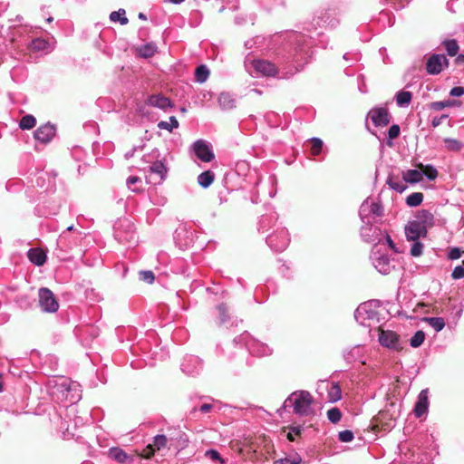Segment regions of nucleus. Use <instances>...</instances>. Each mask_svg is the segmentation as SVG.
<instances>
[{"instance_id": "obj_6", "label": "nucleus", "mask_w": 464, "mask_h": 464, "mask_svg": "<svg viewBox=\"0 0 464 464\" xmlns=\"http://www.w3.org/2000/svg\"><path fill=\"white\" fill-rule=\"evenodd\" d=\"M39 304L45 313H55L59 308V304L53 293L45 287L39 289Z\"/></svg>"}, {"instance_id": "obj_44", "label": "nucleus", "mask_w": 464, "mask_h": 464, "mask_svg": "<svg viewBox=\"0 0 464 464\" xmlns=\"http://www.w3.org/2000/svg\"><path fill=\"white\" fill-rule=\"evenodd\" d=\"M425 340V333L421 330L417 331L410 340V344L413 348L420 347Z\"/></svg>"}, {"instance_id": "obj_51", "label": "nucleus", "mask_w": 464, "mask_h": 464, "mask_svg": "<svg viewBox=\"0 0 464 464\" xmlns=\"http://www.w3.org/2000/svg\"><path fill=\"white\" fill-rule=\"evenodd\" d=\"M140 279L149 284L153 283L155 277L152 271L145 270L140 272Z\"/></svg>"}, {"instance_id": "obj_60", "label": "nucleus", "mask_w": 464, "mask_h": 464, "mask_svg": "<svg viewBox=\"0 0 464 464\" xmlns=\"http://www.w3.org/2000/svg\"><path fill=\"white\" fill-rule=\"evenodd\" d=\"M382 240H385L386 243L388 244V246L392 249L394 250L395 252H397L396 250V246H395V244L393 243L392 239L391 238V237L387 234V233H383L382 232Z\"/></svg>"}, {"instance_id": "obj_50", "label": "nucleus", "mask_w": 464, "mask_h": 464, "mask_svg": "<svg viewBox=\"0 0 464 464\" xmlns=\"http://www.w3.org/2000/svg\"><path fill=\"white\" fill-rule=\"evenodd\" d=\"M338 439L342 442H350L353 440V433L348 430L340 431L338 434Z\"/></svg>"}, {"instance_id": "obj_20", "label": "nucleus", "mask_w": 464, "mask_h": 464, "mask_svg": "<svg viewBox=\"0 0 464 464\" xmlns=\"http://www.w3.org/2000/svg\"><path fill=\"white\" fill-rule=\"evenodd\" d=\"M109 457L121 463V464H130L133 462V457L128 455L121 448H111L108 452Z\"/></svg>"}, {"instance_id": "obj_59", "label": "nucleus", "mask_w": 464, "mask_h": 464, "mask_svg": "<svg viewBox=\"0 0 464 464\" xmlns=\"http://www.w3.org/2000/svg\"><path fill=\"white\" fill-rule=\"evenodd\" d=\"M448 117H449L448 114H442L440 117H434L431 120V126L433 128H436V127L440 126L442 123L443 120L447 119Z\"/></svg>"}, {"instance_id": "obj_29", "label": "nucleus", "mask_w": 464, "mask_h": 464, "mask_svg": "<svg viewBox=\"0 0 464 464\" xmlns=\"http://www.w3.org/2000/svg\"><path fill=\"white\" fill-rule=\"evenodd\" d=\"M218 103L222 110H230L235 107L236 101L230 93L222 92L218 96Z\"/></svg>"}, {"instance_id": "obj_17", "label": "nucleus", "mask_w": 464, "mask_h": 464, "mask_svg": "<svg viewBox=\"0 0 464 464\" xmlns=\"http://www.w3.org/2000/svg\"><path fill=\"white\" fill-rule=\"evenodd\" d=\"M368 116L377 127L386 126L390 122V115L385 108H375L369 111Z\"/></svg>"}, {"instance_id": "obj_36", "label": "nucleus", "mask_w": 464, "mask_h": 464, "mask_svg": "<svg viewBox=\"0 0 464 464\" xmlns=\"http://www.w3.org/2000/svg\"><path fill=\"white\" fill-rule=\"evenodd\" d=\"M157 45L154 43H148L141 45L139 49L140 56L144 58L152 57L157 52Z\"/></svg>"}, {"instance_id": "obj_52", "label": "nucleus", "mask_w": 464, "mask_h": 464, "mask_svg": "<svg viewBox=\"0 0 464 464\" xmlns=\"http://www.w3.org/2000/svg\"><path fill=\"white\" fill-rule=\"evenodd\" d=\"M301 462V458L296 456L295 458H283L275 461V464H299Z\"/></svg>"}, {"instance_id": "obj_26", "label": "nucleus", "mask_w": 464, "mask_h": 464, "mask_svg": "<svg viewBox=\"0 0 464 464\" xmlns=\"http://www.w3.org/2000/svg\"><path fill=\"white\" fill-rule=\"evenodd\" d=\"M423 179V172L420 169H408L402 172V179L404 182L415 184L421 181Z\"/></svg>"}, {"instance_id": "obj_61", "label": "nucleus", "mask_w": 464, "mask_h": 464, "mask_svg": "<svg viewBox=\"0 0 464 464\" xmlns=\"http://www.w3.org/2000/svg\"><path fill=\"white\" fill-rule=\"evenodd\" d=\"M268 220H269V218L266 216H263L260 219L259 226H260V229H262L263 232L267 230Z\"/></svg>"}, {"instance_id": "obj_5", "label": "nucleus", "mask_w": 464, "mask_h": 464, "mask_svg": "<svg viewBox=\"0 0 464 464\" xmlns=\"http://www.w3.org/2000/svg\"><path fill=\"white\" fill-rule=\"evenodd\" d=\"M314 24L319 28H335L339 24L338 14L334 9L321 12L314 18Z\"/></svg>"}, {"instance_id": "obj_45", "label": "nucleus", "mask_w": 464, "mask_h": 464, "mask_svg": "<svg viewBox=\"0 0 464 464\" xmlns=\"http://www.w3.org/2000/svg\"><path fill=\"white\" fill-rule=\"evenodd\" d=\"M420 170L423 172V176L430 180H434L438 177L437 169L431 165H420Z\"/></svg>"}, {"instance_id": "obj_28", "label": "nucleus", "mask_w": 464, "mask_h": 464, "mask_svg": "<svg viewBox=\"0 0 464 464\" xmlns=\"http://www.w3.org/2000/svg\"><path fill=\"white\" fill-rule=\"evenodd\" d=\"M150 170L151 173L158 175L160 181H161L166 178L168 169L161 160H156L151 162Z\"/></svg>"}, {"instance_id": "obj_41", "label": "nucleus", "mask_w": 464, "mask_h": 464, "mask_svg": "<svg viewBox=\"0 0 464 464\" xmlns=\"http://www.w3.org/2000/svg\"><path fill=\"white\" fill-rule=\"evenodd\" d=\"M110 19L112 22H120L122 25L127 24L129 22L124 9H119L118 11L111 12Z\"/></svg>"}, {"instance_id": "obj_27", "label": "nucleus", "mask_w": 464, "mask_h": 464, "mask_svg": "<svg viewBox=\"0 0 464 464\" xmlns=\"http://www.w3.org/2000/svg\"><path fill=\"white\" fill-rule=\"evenodd\" d=\"M343 356L349 362L360 360L363 356V347L361 345H355L346 351Z\"/></svg>"}, {"instance_id": "obj_13", "label": "nucleus", "mask_w": 464, "mask_h": 464, "mask_svg": "<svg viewBox=\"0 0 464 464\" xmlns=\"http://www.w3.org/2000/svg\"><path fill=\"white\" fill-rule=\"evenodd\" d=\"M193 151L203 162H210L214 159V153L207 141L198 140L193 143Z\"/></svg>"}, {"instance_id": "obj_49", "label": "nucleus", "mask_w": 464, "mask_h": 464, "mask_svg": "<svg viewBox=\"0 0 464 464\" xmlns=\"http://www.w3.org/2000/svg\"><path fill=\"white\" fill-rule=\"evenodd\" d=\"M303 430V427L298 426H291L289 427V431L287 433V439L291 441L295 440V437L299 436Z\"/></svg>"}, {"instance_id": "obj_55", "label": "nucleus", "mask_w": 464, "mask_h": 464, "mask_svg": "<svg viewBox=\"0 0 464 464\" xmlns=\"http://www.w3.org/2000/svg\"><path fill=\"white\" fill-rule=\"evenodd\" d=\"M218 311L219 313V320L221 323H224L226 320H227V308L226 306V304H221L219 305H218Z\"/></svg>"}, {"instance_id": "obj_33", "label": "nucleus", "mask_w": 464, "mask_h": 464, "mask_svg": "<svg viewBox=\"0 0 464 464\" xmlns=\"http://www.w3.org/2000/svg\"><path fill=\"white\" fill-rule=\"evenodd\" d=\"M214 178V173L211 170H207L198 175V182L202 188H207L213 183Z\"/></svg>"}, {"instance_id": "obj_62", "label": "nucleus", "mask_w": 464, "mask_h": 464, "mask_svg": "<svg viewBox=\"0 0 464 464\" xmlns=\"http://www.w3.org/2000/svg\"><path fill=\"white\" fill-rule=\"evenodd\" d=\"M207 456H208L211 459H221L219 453L215 450H209L207 451Z\"/></svg>"}, {"instance_id": "obj_10", "label": "nucleus", "mask_w": 464, "mask_h": 464, "mask_svg": "<svg viewBox=\"0 0 464 464\" xmlns=\"http://www.w3.org/2000/svg\"><path fill=\"white\" fill-rule=\"evenodd\" d=\"M449 66V60L444 54H432L426 63V70L429 74L436 75Z\"/></svg>"}, {"instance_id": "obj_35", "label": "nucleus", "mask_w": 464, "mask_h": 464, "mask_svg": "<svg viewBox=\"0 0 464 464\" xmlns=\"http://www.w3.org/2000/svg\"><path fill=\"white\" fill-rule=\"evenodd\" d=\"M422 321L428 323L436 332H440L445 327V321L442 317H424Z\"/></svg>"}, {"instance_id": "obj_15", "label": "nucleus", "mask_w": 464, "mask_h": 464, "mask_svg": "<svg viewBox=\"0 0 464 464\" xmlns=\"http://www.w3.org/2000/svg\"><path fill=\"white\" fill-rule=\"evenodd\" d=\"M202 368V362L200 359L194 355H188L184 357L181 363V370L188 375H195L199 372Z\"/></svg>"}, {"instance_id": "obj_12", "label": "nucleus", "mask_w": 464, "mask_h": 464, "mask_svg": "<svg viewBox=\"0 0 464 464\" xmlns=\"http://www.w3.org/2000/svg\"><path fill=\"white\" fill-rule=\"evenodd\" d=\"M382 213L381 206L377 202H373L365 199L360 207L359 215L363 223H366L369 220V216L373 215L375 217L381 216Z\"/></svg>"}, {"instance_id": "obj_47", "label": "nucleus", "mask_w": 464, "mask_h": 464, "mask_svg": "<svg viewBox=\"0 0 464 464\" xmlns=\"http://www.w3.org/2000/svg\"><path fill=\"white\" fill-rule=\"evenodd\" d=\"M413 243L411 247V255L412 256H420L423 252V244L418 240H411Z\"/></svg>"}, {"instance_id": "obj_32", "label": "nucleus", "mask_w": 464, "mask_h": 464, "mask_svg": "<svg viewBox=\"0 0 464 464\" xmlns=\"http://www.w3.org/2000/svg\"><path fill=\"white\" fill-rule=\"evenodd\" d=\"M443 142L445 150L450 152H459L463 148V143L456 139L445 138Z\"/></svg>"}, {"instance_id": "obj_2", "label": "nucleus", "mask_w": 464, "mask_h": 464, "mask_svg": "<svg viewBox=\"0 0 464 464\" xmlns=\"http://www.w3.org/2000/svg\"><path fill=\"white\" fill-rule=\"evenodd\" d=\"M370 258L372 266L382 275H389L396 266L395 259L382 253L378 246H373Z\"/></svg>"}, {"instance_id": "obj_1", "label": "nucleus", "mask_w": 464, "mask_h": 464, "mask_svg": "<svg viewBox=\"0 0 464 464\" xmlns=\"http://www.w3.org/2000/svg\"><path fill=\"white\" fill-rule=\"evenodd\" d=\"M314 399L307 391H295L284 401L285 409H292L293 412L300 417H311L315 414L314 409Z\"/></svg>"}, {"instance_id": "obj_40", "label": "nucleus", "mask_w": 464, "mask_h": 464, "mask_svg": "<svg viewBox=\"0 0 464 464\" xmlns=\"http://www.w3.org/2000/svg\"><path fill=\"white\" fill-rule=\"evenodd\" d=\"M179 127V121L175 116H170L169 121H161L158 123V128L160 130H167L169 131H172L173 129H177Z\"/></svg>"}, {"instance_id": "obj_54", "label": "nucleus", "mask_w": 464, "mask_h": 464, "mask_svg": "<svg viewBox=\"0 0 464 464\" xmlns=\"http://www.w3.org/2000/svg\"><path fill=\"white\" fill-rule=\"evenodd\" d=\"M400 135V127L397 124H393L388 130V137L390 140L396 139Z\"/></svg>"}, {"instance_id": "obj_43", "label": "nucleus", "mask_w": 464, "mask_h": 464, "mask_svg": "<svg viewBox=\"0 0 464 464\" xmlns=\"http://www.w3.org/2000/svg\"><path fill=\"white\" fill-rule=\"evenodd\" d=\"M35 123H36L35 118L31 114H28V115L24 116L21 119V121L19 122V127L22 130H31L35 126Z\"/></svg>"}, {"instance_id": "obj_63", "label": "nucleus", "mask_w": 464, "mask_h": 464, "mask_svg": "<svg viewBox=\"0 0 464 464\" xmlns=\"http://www.w3.org/2000/svg\"><path fill=\"white\" fill-rule=\"evenodd\" d=\"M158 157H159V151L157 150H155L152 151L151 154L144 156L143 160H144V161L150 163L151 162L150 158L154 159V158H158Z\"/></svg>"}, {"instance_id": "obj_7", "label": "nucleus", "mask_w": 464, "mask_h": 464, "mask_svg": "<svg viewBox=\"0 0 464 464\" xmlns=\"http://www.w3.org/2000/svg\"><path fill=\"white\" fill-rule=\"evenodd\" d=\"M361 237L365 242L374 244V246L379 247L382 243V231L368 221L361 228Z\"/></svg>"}, {"instance_id": "obj_37", "label": "nucleus", "mask_w": 464, "mask_h": 464, "mask_svg": "<svg viewBox=\"0 0 464 464\" xmlns=\"http://www.w3.org/2000/svg\"><path fill=\"white\" fill-rule=\"evenodd\" d=\"M406 183L407 182H404V180L401 181L398 178L394 177H389L387 180V184L389 185V187L392 189L400 193H402L407 188Z\"/></svg>"}, {"instance_id": "obj_3", "label": "nucleus", "mask_w": 464, "mask_h": 464, "mask_svg": "<svg viewBox=\"0 0 464 464\" xmlns=\"http://www.w3.org/2000/svg\"><path fill=\"white\" fill-rule=\"evenodd\" d=\"M376 301H369L361 304L354 312L355 320L362 325H366L368 321L377 319Z\"/></svg>"}, {"instance_id": "obj_22", "label": "nucleus", "mask_w": 464, "mask_h": 464, "mask_svg": "<svg viewBox=\"0 0 464 464\" xmlns=\"http://www.w3.org/2000/svg\"><path fill=\"white\" fill-rule=\"evenodd\" d=\"M327 391V400L330 402H336L342 398L341 387L337 382H323Z\"/></svg>"}, {"instance_id": "obj_25", "label": "nucleus", "mask_w": 464, "mask_h": 464, "mask_svg": "<svg viewBox=\"0 0 464 464\" xmlns=\"http://www.w3.org/2000/svg\"><path fill=\"white\" fill-rule=\"evenodd\" d=\"M29 48L34 52H44V53H50L53 47L51 45V44L42 38H36L34 39L30 44Z\"/></svg>"}, {"instance_id": "obj_18", "label": "nucleus", "mask_w": 464, "mask_h": 464, "mask_svg": "<svg viewBox=\"0 0 464 464\" xmlns=\"http://www.w3.org/2000/svg\"><path fill=\"white\" fill-rule=\"evenodd\" d=\"M427 230L421 227L415 219L409 222L405 227V236L408 240H418L420 237H424Z\"/></svg>"}, {"instance_id": "obj_57", "label": "nucleus", "mask_w": 464, "mask_h": 464, "mask_svg": "<svg viewBox=\"0 0 464 464\" xmlns=\"http://www.w3.org/2000/svg\"><path fill=\"white\" fill-rule=\"evenodd\" d=\"M462 251L459 247H453L449 252V258L451 260L458 259L461 256Z\"/></svg>"}, {"instance_id": "obj_42", "label": "nucleus", "mask_w": 464, "mask_h": 464, "mask_svg": "<svg viewBox=\"0 0 464 464\" xmlns=\"http://www.w3.org/2000/svg\"><path fill=\"white\" fill-rule=\"evenodd\" d=\"M423 200V194L420 192H414L406 198V204L409 207H418Z\"/></svg>"}, {"instance_id": "obj_34", "label": "nucleus", "mask_w": 464, "mask_h": 464, "mask_svg": "<svg viewBox=\"0 0 464 464\" xmlns=\"http://www.w3.org/2000/svg\"><path fill=\"white\" fill-rule=\"evenodd\" d=\"M460 103L455 100H445L440 102H433L430 104V109L434 111H441L447 107L459 106Z\"/></svg>"}, {"instance_id": "obj_46", "label": "nucleus", "mask_w": 464, "mask_h": 464, "mask_svg": "<svg viewBox=\"0 0 464 464\" xmlns=\"http://www.w3.org/2000/svg\"><path fill=\"white\" fill-rule=\"evenodd\" d=\"M311 154L314 156L320 154L323 149V141L318 138H313L311 139Z\"/></svg>"}, {"instance_id": "obj_24", "label": "nucleus", "mask_w": 464, "mask_h": 464, "mask_svg": "<svg viewBox=\"0 0 464 464\" xmlns=\"http://www.w3.org/2000/svg\"><path fill=\"white\" fill-rule=\"evenodd\" d=\"M29 260L37 266H43L46 261V254L40 248H31L27 253Z\"/></svg>"}, {"instance_id": "obj_8", "label": "nucleus", "mask_w": 464, "mask_h": 464, "mask_svg": "<svg viewBox=\"0 0 464 464\" xmlns=\"http://www.w3.org/2000/svg\"><path fill=\"white\" fill-rule=\"evenodd\" d=\"M289 240L288 233L285 228H281L276 233H273L266 237L268 246L275 251L279 252L287 247Z\"/></svg>"}, {"instance_id": "obj_53", "label": "nucleus", "mask_w": 464, "mask_h": 464, "mask_svg": "<svg viewBox=\"0 0 464 464\" xmlns=\"http://www.w3.org/2000/svg\"><path fill=\"white\" fill-rule=\"evenodd\" d=\"M451 276L455 280L464 278V267L461 266H456L452 271Z\"/></svg>"}, {"instance_id": "obj_39", "label": "nucleus", "mask_w": 464, "mask_h": 464, "mask_svg": "<svg viewBox=\"0 0 464 464\" xmlns=\"http://www.w3.org/2000/svg\"><path fill=\"white\" fill-rule=\"evenodd\" d=\"M209 76V70L204 64L199 65L196 68L195 77L197 82L203 83L205 82Z\"/></svg>"}, {"instance_id": "obj_16", "label": "nucleus", "mask_w": 464, "mask_h": 464, "mask_svg": "<svg viewBox=\"0 0 464 464\" xmlns=\"http://www.w3.org/2000/svg\"><path fill=\"white\" fill-rule=\"evenodd\" d=\"M146 104L157 109H160L163 111H167L169 109L172 108L173 103L171 101L162 95V94H152L150 95L146 101Z\"/></svg>"}, {"instance_id": "obj_14", "label": "nucleus", "mask_w": 464, "mask_h": 464, "mask_svg": "<svg viewBox=\"0 0 464 464\" xmlns=\"http://www.w3.org/2000/svg\"><path fill=\"white\" fill-rule=\"evenodd\" d=\"M56 129L50 123L41 125L34 133V139L44 144L50 142L55 136Z\"/></svg>"}, {"instance_id": "obj_56", "label": "nucleus", "mask_w": 464, "mask_h": 464, "mask_svg": "<svg viewBox=\"0 0 464 464\" xmlns=\"http://www.w3.org/2000/svg\"><path fill=\"white\" fill-rule=\"evenodd\" d=\"M140 179L139 177H135V176H132V177H130L128 179H127V186L130 189H131L132 191H137V188H134L133 186L138 183V182H140Z\"/></svg>"}, {"instance_id": "obj_11", "label": "nucleus", "mask_w": 464, "mask_h": 464, "mask_svg": "<svg viewBox=\"0 0 464 464\" xmlns=\"http://www.w3.org/2000/svg\"><path fill=\"white\" fill-rule=\"evenodd\" d=\"M251 65L253 71L250 73L263 76H275L277 73L276 65L266 60H253Z\"/></svg>"}, {"instance_id": "obj_38", "label": "nucleus", "mask_w": 464, "mask_h": 464, "mask_svg": "<svg viewBox=\"0 0 464 464\" xmlns=\"http://www.w3.org/2000/svg\"><path fill=\"white\" fill-rule=\"evenodd\" d=\"M442 44L450 56H455L459 50L458 42L454 39L445 40Z\"/></svg>"}, {"instance_id": "obj_31", "label": "nucleus", "mask_w": 464, "mask_h": 464, "mask_svg": "<svg viewBox=\"0 0 464 464\" xmlns=\"http://www.w3.org/2000/svg\"><path fill=\"white\" fill-rule=\"evenodd\" d=\"M57 390L63 393H66V397H68L69 393L72 391L77 392L78 384L75 382H72L67 379H62L61 382L56 385Z\"/></svg>"}, {"instance_id": "obj_19", "label": "nucleus", "mask_w": 464, "mask_h": 464, "mask_svg": "<svg viewBox=\"0 0 464 464\" xmlns=\"http://www.w3.org/2000/svg\"><path fill=\"white\" fill-rule=\"evenodd\" d=\"M167 438L165 435H157L154 437L153 443L149 444L143 452L140 454L142 457L149 459L150 458L155 450H160L166 447Z\"/></svg>"}, {"instance_id": "obj_64", "label": "nucleus", "mask_w": 464, "mask_h": 464, "mask_svg": "<svg viewBox=\"0 0 464 464\" xmlns=\"http://www.w3.org/2000/svg\"><path fill=\"white\" fill-rule=\"evenodd\" d=\"M212 408V405L211 404H208V403H204L201 405L200 407V411L204 413H207L210 411V409Z\"/></svg>"}, {"instance_id": "obj_23", "label": "nucleus", "mask_w": 464, "mask_h": 464, "mask_svg": "<svg viewBox=\"0 0 464 464\" xmlns=\"http://www.w3.org/2000/svg\"><path fill=\"white\" fill-rule=\"evenodd\" d=\"M424 229L428 230L434 225V216L429 210L422 209L416 216L415 219Z\"/></svg>"}, {"instance_id": "obj_58", "label": "nucleus", "mask_w": 464, "mask_h": 464, "mask_svg": "<svg viewBox=\"0 0 464 464\" xmlns=\"http://www.w3.org/2000/svg\"><path fill=\"white\" fill-rule=\"evenodd\" d=\"M450 95L452 97H460V96L464 95V87H461V86L453 87L450 92Z\"/></svg>"}, {"instance_id": "obj_48", "label": "nucleus", "mask_w": 464, "mask_h": 464, "mask_svg": "<svg viewBox=\"0 0 464 464\" xmlns=\"http://www.w3.org/2000/svg\"><path fill=\"white\" fill-rule=\"evenodd\" d=\"M328 420L333 423H337L342 418V413L338 408H333L327 411Z\"/></svg>"}, {"instance_id": "obj_30", "label": "nucleus", "mask_w": 464, "mask_h": 464, "mask_svg": "<svg viewBox=\"0 0 464 464\" xmlns=\"http://www.w3.org/2000/svg\"><path fill=\"white\" fill-rule=\"evenodd\" d=\"M396 103L399 107L405 108L409 106L412 99V93L408 91H400L397 92L396 96Z\"/></svg>"}, {"instance_id": "obj_4", "label": "nucleus", "mask_w": 464, "mask_h": 464, "mask_svg": "<svg viewBox=\"0 0 464 464\" xmlns=\"http://www.w3.org/2000/svg\"><path fill=\"white\" fill-rule=\"evenodd\" d=\"M378 340L382 346L396 352L403 348L399 334L391 330L379 329Z\"/></svg>"}, {"instance_id": "obj_9", "label": "nucleus", "mask_w": 464, "mask_h": 464, "mask_svg": "<svg viewBox=\"0 0 464 464\" xmlns=\"http://www.w3.org/2000/svg\"><path fill=\"white\" fill-rule=\"evenodd\" d=\"M246 346L250 353L256 356H268L272 353V349L266 343L250 337L248 334H246L244 337Z\"/></svg>"}, {"instance_id": "obj_21", "label": "nucleus", "mask_w": 464, "mask_h": 464, "mask_svg": "<svg viewBox=\"0 0 464 464\" xmlns=\"http://www.w3.org/2000/svg\"><path fill=\"white\" fill-rule=\"evenodd\" d=\"M429 407L428 390H422L419 396L414 407V413L416 417L420 418L425 414Z\"/></svg>"}]
</instances>
